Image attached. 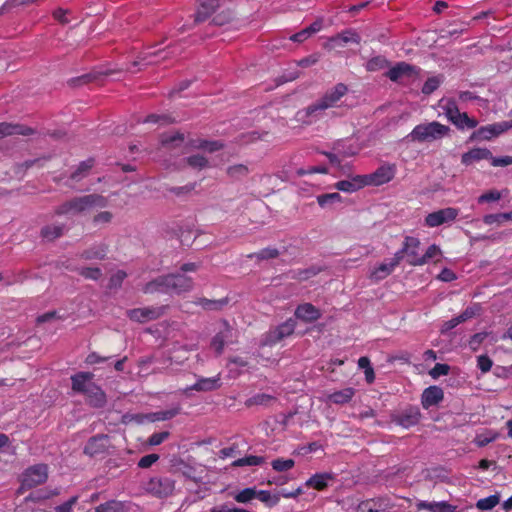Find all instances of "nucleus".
I'll use <instances>...</instances> for the list:
<instances>
[{
    "instance_id": "nucleus-47",
    "label": "nucleus",
    "mask_w": 512,
    "mask_h": 512,
    "mask_svg": "<svg viewBox=\"0 0 512 512\" xmlns=\"http://www.w3.org/2000/svg\"><path fill=\"white\" fill-rule=\"evenodd\" d=\"M317 202L320 207L326 208L332 206L335 203L341 202V195L337 192L322 194L317 196Z\"/></svg>"
},
{
    "instance_id": "nucleus-26",
    "label": "nucleus",
    "mask_w": 512,
    "mask_h": 512,
    "mask_svg": "<svg viewBox=\"0 0 512 512\" xmlns=\"http://www.w3.org/2000/svg\"><path fill=\"white\" fill-rule=\"evenodd\" d=\"M160 142L162 147L172 151L183 146L185 137L184 134L180 132L165 133L161 135Z\"/></svg>"
},
{
    "instance_id": "nucleus-49",
    "label": "nucleus",
    "mask_w": 512,
    "mask_h": 512,
    "mask_svg": "<svg viewBox=\"0 0 512 512\" xmlns=\"http://www.w3.org/2000/svg\"><path fill=\"white\" fill-rule=\"evenodd\" d=\"M264 461H265V459L263 457L250 455V456H246V457H243V458H240V459L234 461L232 463V465L235 467L257 466V465L264 463Z\"/></svg>"
},
{
    "instance_id": "nucleus-44",
    "label": "nucleus",
    "mask_w": 512,
    "mask_h": 512,
    "mask_svg": "<svg viewBox=\"0 0 512 512\" xmlns=\"http://www.w3.org/2000/svg\"><path fill=\"white\" fill-rule=\"evenodd\" d=\"M500 503V495L498 493L488 496L486 498L479 499L476 503V507L479 510L488 511L493 509Z\"/></svg>"
},
{
    "instance_id": "nucleus-42",
    "label": "nucleus",
    "mask_w": 512,
    "mask_h": 512,
    "mask_svg": "<svg viewBox=\"0 0 512 512\" xmlns=\"http://www.w3.org/2000/svg\"><path fill=\"white\" fill-rule=\"evenodd\" d=\"M226 174L233 180H241L249 174V168L244 164H235L227 167Z\"/></svg>"
},
{
    "instance_id": "nucleus-52",
    "label": "nucleus",
    "mask_w": 512,
    "mask_h": 512,
    "mask_svg": "<svg viewBox=\"0 0 512 512\" xmlns=\"http://www.w3.org/2000/svg\"><path fill=\"white\" fill-rule=\"evenodd\" d=\"M271 465L275 471L284 472L293 468L295 462L293 459H275L272 461Z\"/></svg>"
},
{
    "instance_id": "nucleus-20",
    "label": "nucleus",
    "mask_w": 512,
    "mask_h": 512,
    "mask_svg": "<svg viewBox=\"0 0 512 512\" xmlns=\"http://www.w3.org/2000/svg\"><path fill=\"white\" fill-rule=\"evenodd\" d=\"M171 293L182 294L193 288V280L183 274H169Z\"/></svg>"
},
{
    "instance_id": "nucleus-40",
    "label": "nucleus",
    "mask_w": 512,
    "mask_h": 512,
    "mask_svg": "<svg viewBox=\"0 0 512 512\" xmlns=\"http://www.w3.org/2000/svg\"><path fill=\"white\" fill-rule=\"evenodd\" d=\"M179 413H180V408L176 407V408H172V409L165 410V411L150 413V414L146 415L145 418L151 422L165 421V420L172 419Z\"/></svg>"
},
{
    "instance_id": "nucleus-12",
    "label": "nucleus",
    "mask_w": 512,
    "mask_h": 512,
    "mask_svg": "<svg viewBox=\"0 0 512 512\" xmlns=\"http://www.w3.org/2000/svg\"><path fill=\"white\" fill-rule=\"evenodd\" d=\"M458 213V209L453 207L440 209L438 211L429 213L425 217V225L433 228L445 223H450L457 218Z\"/></svg>"
},
{
    "instance_id": "nucleus-30",
    "label": "nucleus",
    "mask_w": 512,
    "mask_h": 512,
    "mask_svg": "<svg viewBox=\"0 0 512 512\" xmlns=\"http://www.w3.org/2000/svg\"><path fill=\"white\" fill-rule=\"evenodd\" d=\"M182 162L184 166L195 171H201L210 167L208 158L199 153L185 157Z\"/></svg>"
},
{
    "instance_id": "nucleus-6",
    "label": "nucleus",
    "mask_w": 512,
    "mask_h": 512,
    "mask_svg": "<svg viewBox=\"0 0 512 512\" xmlns=\"http://www.w3.org/2000/svg\"><path fill=\"white\" fill-rule=\"evenodd\" d=\"M328 109L324 101L319 98L306 108L299 110L296 113V119L303 124L310 125L320 120Z\"/></svg>"
},
{
    "instance_id": "nucleus-25",
    "label": "nucleus",
    "mask_w": 512,
    "mask_h": 512,
    "mask_svg": "<svg viewBox=\"0 0 512 512\" xmlns=\"http://www.w3.org/2000/svg\"><path fill=\"white\" fill-rule=\"evenodd\" d=\"M34 133L35 130L28 126H24L21 124H10L6 122L0 123V137L12 135L29 136Z\"/></svg>"
},
{
    "instance_id": "nucleus-50",
    "label": "nucleus",
    "mask_w": 512,
    "mask_h": 512,
    "mask_svg": "<svg viewBox=\"0 0 512 512\" xmlns=\"http://www.w3.org/2000/svg\"><path fill=\"white\" fill-rule=\"evenodd\" d=\"M481 307L479 304H474L467 307L460 315L456 316V320L461 324L480 313Z\"/></svg>"
},
{
    "instance_id": "nucleus-34",
    "label": "nucleus",
    "mask_w": 512,
    "mask_h": 512,
    "mask_svg": "<svg viewBox=\"0 0 512 512\" xmlns=\"http://www.w3.org/2000/svg\"><path fill=\"white\" fill-rule=\"evenodd\" d=\"M218 6V0H200V5L195 16V21H205L216 10Z\"/></svg>"
},
{
    "instance_id": "nucleus-3",
    "label": "nucleus",
    "mask_w": 512,
    "mask_h": 512,
    "mask_svg": "<svg viewBox=\"0 0 512 512\" xmlns=\"http://www.w3.org/2000/svg\"><path fill=\"white\" fill-rule=\"evenodd\" d=\"M446 117L459 129H473L478 125V121L470 118L467 113H461L457 104L453 100H447L442 106Z\"/></svg>"
},
{
    "instance_id": "nucleus-4",
    "label": "nucleus",
    "mask_w": 512,
    "mask_h": 512,
    "mask_svg": "<svg viewBox=\"0 0 512 512\" xmlns=\"http://www.w3.org/2000/svg\"><path fill=\"white\" fill-rule=\"evenodd\" d=\"M233 337V327L226 320H221L218 323L216 334L210 342V347L215 352L216 356H220L223 353L226 344L232 343Z\"/></svg>"
},
{
    "instance_id": "nucleus-55",
    "label": "nucleus",
    "mask_w": 512,
    "mask_h": 512,
    "mask_svg": "<svg viewBox=\"0 0 512 512\" xmlns=\"http://www.w3.org/2000/svg\"><path fill=\"white\" fill-rule=\"evenodd\" d=\"M127 277V274L123 270H118L114 274L111 275L109 279V288L110 289H118L121 287L124 279Z\"/></svg>"
},
{
    "instance_id": "nucleus-8",
    "label": "nucleus",
    "mask_w": 512,
    "mask_h": 512,
    "mask_svg": "<svg viewBox=\"0 0 512 512\" xmlns=\"http://www.w3.org/2000/svg\"><path fill=\"white\" fill-rule=\"evenodd\" d=\"M397 166L392 163H385L378 167L373 173L363 175L366 186H380L390 182L396 175Z\"/></svg>"
},
{
    "instance_id": "nucleus-58",
    "label": "nucleus",
    "mask_w": 512,
    "mask_h": 512,
    "mask_svg": "<svg viewBox=\"0 0 512 512\" xmlns=\"http://www.w3.org/2000/svg\"><path fill=\"white\" fill-rule=\"evenodd\" d=\"M440 79L438 77H432L429 78L422 87V92L424 94H431L433 93L440 85Z\"/></svg>"
},
{
    "instance_id": "nucleus-64",
    "label": "nucleus",
    "mask_w": 512,
    "mask_h": 512,
    "mask_svg": "<svg viewBox=\"0 0 512 512\" xmlns=\"http://www.w3.org/2000/svg\"><path fill=\"white\" fill-rule=\"evenodd\" d=\"M77 500H78V497L74 496V497L70 498L68 501H66L65 503L57 506L55 508V511L56 512H71L72 507H73V505L76 504Z\"/></svg>"
},
{
    "instance_id": "nucleus-23",
    "label": "nucleus",
    "mask_w": 512,
    "mask_h": 512,
    "mask_svg": "<svg viewBox=\"0 0 512 512\" xmlns=\"http://www.w3.org/2000/svg\"><path fill=\"white\" fill-rule=\"evenodd\" d=\"M444 393L443 390L438 386H430L426 388L421 397L422 406L425 409H428L431 406L437 405L439 402L443 400Z\"/></svg>"
},
{
    "instance_id": "nucleus-7",
    "label": "nucleus",
    "mask_w": 512,
    "mask_h": 512,
    "mask_svg": "<svg viewBox=\"0 0 512 512\" xmlns=\"http://www.w3.org/2000/svg\"><path fill=\"white\" fill-rule=\"evenodd\" d=\"M296 327V322L293 319H288L284 323L278 325L274 329L267 332L262 340L261 345L263 346H273L276 343L280 342L284 338L292 335L294 333Z\"/></svg>"
},
{
    "instance_id": "nucleus-19",
    "label": "nucleus",
    "mask_w": 512,
    "mask_h": 512,
    "mask_svg": "<svg viewBox=\"0 0 512 512\" xmlns=\"http://www.w3.org/2000/svg\"><path fill=\"white\" fill-rule=\"evenodd\" d=\"M142 290L146 294L171 293L169 274L158 276L146 283Z\"/></svg>"
},
{
    "instance_id": "nucleus-10",
    "label": "nucleus",
    "mask_w": 512,
    "mask_h": 512,
    "mask_svg": "<svg viewBox=\"0 0 512 512\" xmlns=\"http://www.w3.org/2000/svg\"><path fill=\"white\" fill-rule=\"evenodd\" d=\"M512 128V121H503L480 127L472 134V139L490 140Z\"/></svg>"
},
{
    "instance_id": "nucleus-59",
    "label": "nucleus",
    "mask_w": 512,
    "mask_h": 512,
    "mask_svg": "<svg viewBox=\"0 0 512 512\" xmlns=\"http://www.w3.org/2000/svg\"><path fill=\"white\" fill-rule=\"evenodd\" d=\"M358 510L359 512H378L379 505L375 500L369 499L361 502L358 506Z\"/></svg>"
},
{
    "instance_id": "nucleus-31",
    "label": "nucleus",
    "mask_w": 512,
    "mask_h": 512,
    "mask_svg": "<svg viewBox=\"0 0 512 512\" xmlns=\"http://www.w3.org/2000/svg\"><path fill=\"white\" fill-rule=\"evenodd\" d=\"M420 417L421 413L419 409L416 407H410L398 416L397 423L405 428H409L416 425L419 422Z\"/></svg>"
},
{
    "instance_id": "nucleus-5",
    "label": "nucleus",
    "mask_w": 512,
    "mask_h": 512,
    "mask_svg": "<svg viewBox=\"0 0 512 512\" xmlns=\"http://www.w3.org/2000/svg\"><path fill=\"white\" fill-rule=\"evenodd\" d=\"M48 478V467L45 464H36L34 466L29 467L22 474L21 480V488L23 489H31L36 487L42 483H44Z\"/></svg>"
},
{
    "instance_id": "nucleus-53",
    "label": "nucleus",
    "mask_w": 512,
    "mask_h": 512,
    "mask_svg": "<svg viewBox=\"0 0 512 512\" xmlns=\"http://www.w3.org/2000/svg\"><path fill=\"white\" fill-rule=\"evenodd\" d=\"M279 251L275 248H265L259 251L258 253L249 254V258L256 257L258 260H267V259H274L278 257Z\"/></svg>"
},
{
    "instance_id": "nucleus-28",
    "label": "nucleus",
    "mask_w": 512,
    "mask_h": 512,
    "mask_svg": "<svg viewBox=\"0 0 512 512\" xmlns=\"http://www.w3.org/2000/svg\"><path fill=\"white\" fill-rule=\"evenodd\" d=\"M86 402L95 408H102L107 403L105 392L96 384L85 394Z\"/></svg>"
},
{
    "instance_id": "nucleus-35",
    "label": "nucleus",
    "mask_w": 512,
    "mask_h": 512,
    "mask_svg": "<svg viewBox=\"0 0 512 512\" xmlns=\"http://www.w3.org/2000/svg\"><path fill=\"white\" fill-rule=\"evenodd\" d=\"M322 28V21L318 20L312 23L309 27L301 30L298 33H295L290 36V40L294 42H303L306 39H308L310 36H312L314 33L320 31Z\"/></svg>"
},
{
    "instance_id": "nucleus-45",
    "label": "nucleus",
    "mask_w": 512,
    "mask_h": 512,
    "mask_svg": "<svg viewBox=\"0 0 512 512\" xmlns=\"http://www.w3.org/2000/svg\"><path fill=\"white\" fill-rule=\"evenodd\" d=\"M94 161L92 159H88L86 161L81 162L77 169L71 174V179L75 181H79L82 178L86 177L89 170L93 167Z\"/></svg>"
},
{
    "instance_id": "nucleus-36",
    "label": "nucleus",
    "mask_w": 512,
    "mask_h": 512,
    "mask_svg": "<svg viewBox=\"0 0 512 512\" xmlns=\"http://www.w3.org/2000/svg\"><path fill=\"white\" fill-rule=\"evenodd\" d=\"M332 479V476L327 473L315 474L306 481V486L312 487L316 490H323L327 487L328 481Z\"/></svg>"
},
{
    "instance_id": "nucleus-41",
    "label": "nucleus",
    "mask_w": 512,
    "mask_h": 512,
    "mask_svg": "<svg viewBox=\"0 0 512 512\" xmlns=\"http://www.w3.org/2000/svg\"><path fill=\"white\" fill-rule=\"evenodd\" d=\"M63 231H64L63 225H55V224L47 225L41 229V236L48 241H53L56 238H59L60 236H62Z\"/></svg>"
},
{
    "instance_id": "nucleus-54",
    "label": "nucleus",
    "mask_w": 512,
    "mask_h": 512,
    "mask_svg": "<svg viewBox=\"0 0 512 512\" xmlns=\"http://www.w3.org/2000/svg\"><path fill=\"white\" fill-rule=\"evenodd\" d=\"M78 273L86 279L98 280L102 276V271L98 267H83Z\"/></svg>"
},
{
    "instance_id": "nucleus-46",
    "label": "nucleus",
    "mask_w": 512,
    "mask_h": 512,
    "mask_svg": "<svg viewBox=\"0 0 512 512\" xmlns=\"http://www.w3.org/2000/svg\"><path fill=\"white\" fill-rule=\"evenodd\" d=\"M124 503L116 500L100 504L95 508V512H124Z\"/></svg>"
},
{
    "instance_id": "nucleus-43",
    "label": "nucleus",
    "mask_w": 512,
    "mask_h": 512,
    "mask_svg": "<svg viewBox=\"0 0 512 512\" xmlns=\"http://www.w3.org/2000/svg\"><path fill=\"white\" fill-rule=\"evenodd\" d=\"M388 60L383 56H376L367 61L365 67L367 71L376 72L387 68Z\"/></svg>"
},
{
    "instance_id": "nucleus-39",
    "label": "nucleus",
    "mask_w": 512,
    "mask_h": 512,
    "mask_svg": "<svg viewBox=\"0 0 512 512\" xmlns=\"http://www.w3.org/2000/svg\"><path fill=\"white\" fill-rule=\"evenodd\" d=\"M227 303V299L210 300L207 298H199L196 301L197 305L208 311L221 310L225 305H227Z\"/></svg>"
},
{
    "instance_id": "nucleus-22",
    "label": "nucleus",
    "mask_w": 512,
    "mask_h": 512,
    "mask_svg": "<svg viewBox=\"0 0 512 512\" xmlns=\"http://www.w3.org/2000/svg\"><path fill=\"white\" fill-rule=\"evenodd\" d=\"M220 386L221 382L219 376L210 378L201 377L197 380V382L194 385L184 389V393L187 394L191 390H195L198 392H209L220 388Z\"/></svg>"
},
{
    "instance_id": "nucleus-61",
    "label": "nucleus",
    "mask_w": 512,
    "mask_h": 512,
    "mask_svg": "<svg viewBox=\"0 0 512 512\" xmlns=\"http://www.w3.org/2000/svg\"><path fill=\"white\" fill-rule=\"evenodd\" d=\"M159 459V455L158 454H148V455H145L143 456L139 462H138V466L140 468H143V469H146V468H149L151 467L155 462H157Z\"/></svg>"
},
{
    "instance_id": "nucleus-56",
    "label": "nucleus",
    "mask_w": 512,
    "mask_h": 512,
    "mask_svg": "<svg viewBox=\"0 0 512 512\" xmlns=\"http://www.w3.org/2000/svg\"><path fill=\"white\" fill-rule=\"evenodd\" d=\"M58 494H59V490L58 489H54V490H52L51 492H48V493L37 492L35 494H31L28 497H26L25 501L26 502H28V501L39 502V501L48 499V498H50L52 496H56Z\"/></svg>"
},
{
    "instance_id": "nucleus-33",
    "label": "nucleus",
    "mask_w": 512,
    "mask_h": 512,
    "mask_svg": "<svg viewBox=\"0 0 512 512\" xmlns=\"http://www.w3.org/2000/svg\"><path fill=\"white\" fill-rule=\"evenodd\" d=\"M492 158V153L490 150L486 148H474L462 155V163L465 165H471L475 161H479L482 159H490Z\"/></svg>"
},
{
    "instance_id": "nucleus-24",
    "label": "nucleus",
    "mask_w": 512,
    "mask_h": 512,
    "mask_svg": "<svg viewBox=\"0 0 512 512\" xmlns=\"http://www.w3.org/2000/svg\"><path fill=\"white\" fill-rule=\"evenodd\" d=\"M321 312L311 303H303L295 310L296 318L304 322H314L321 317Z\"/></svg>"
},
{
    "instance_id": "nucleus-18",
    "label": "nucleus",
    "mask_w": 512,
    "mask_h": 512,
    "mask_svg": "<svg viewBox=\"0 0 512 512\" xmlns=\"http://www.w3.org/2000/svg\"><path fill=\"white\" fill-rule=\"evenodd\" d=\"M348 92V87L343 83H338L331 89L327 90L322 97H320L329 109L337 107L339 101Z\"/></svg>"
},
{
    "instance_id": "nucleus-57",
    "label": "nucleus",
    "mask_w": 512,
    "mask_h": 512,
    "mask_svg": "<svg viewBox=\"0 0 512 512\" xmlns=\"http://www.w3.org/2000/svg\"><path fill=\"white\" fill-rule=\"evenodd\" d=\"M198 148L213 153L223 148V144L219 141H202L199 143Z\"/></svg>"
},
{
    "instance_id": "nucleus-32",
    "label": "nucleus",
    "mask_w": 512,
    "mask_h": 512,
    "mask_svg": "<svg viewBox=\"0 0 512 512\" xmlns=\"http://www.w3.org/2000/svg\"><path fill=\"white\" fill-rule=\"evenodd\" d=\"M365 180L363 175L354 176L350 180H342L335 184V187L344 192H355L363 187H365Z\"/></svg>"
},
{
    "instance_id": "nucleus-17",
    "label": "nucleus",
    "mask_w": 512,
    "mask_h": 512,
    "mask_svg": "<svg viewBox=\"0 0 512 512\" xmlns=\"http://www.w3.org/2000/svg\"><path fill=\"white\" fill-rule=\"evenodd\" d=\"M418 511L427 512H459L457 506L450 504L447 501H418L416 503Z\"/></svg>"
},
{
    "instance_id": "nucleus-63",
    "label": "nucleus",
    "mask_w": 512,
    "mask_h": 512,
    "mask_svg": "<svg viewBox=\"0 0 512 512\" xmlns=\"http://www.w3.org/2000/svg\"><path fill=\"white\" fill-rule=\"evenodd\" d=\"M169 437V432L167 431H163V432H159V433H154L152 434L149 439H148V443L151 445V446H156V445H160L164 440H166L167 438Z\"/></svg>"
},
{
    "instance_id": "nucleus-48",
    "label": "nucleus",
    "mask_w": 512,
    "mask_h": 512,
    "mask_svg": "<svg viewBox=\"0 0 512 512\" xmlns=\"http://www.w3.org/2000/svg\"><path fill=\"white\" fill-rule=\"evenodd\" d=\"M114 215L110 211H101L92 218V223L96 227H104L112 222Z\"/></svg>"
},
{
    "instance_id": "nucleus-9",
    "label": "nucleus",
    "mask_w": 512,
    "mask_h": 512,
    "mask_svg": "<svg viewBox=\"0 0 512 512\" xmlns=\"http://www.w3.org/2000/svg\"><path fill=\"white\" fill-rule=\"evenodd\" d=\"M175 488V482L168 477H152L145 485V490L157 498L170 496Z\"/></svg>"
},
{
    "instance_id": "nucleus-15",
    "label": "nucleus",
    "mask_w": 512,
    "mask_h": 512,
    "mask_svg": "<svg viewBox=\"0 0 512 512\" xmlns=\"http://www.w3.org/2000/svg\"><path fill=\"white\" fill-rule=\"evenodd\" d=\"M402 261V252H396L388 263L384 262L375 267L369 277L372 281L378 282L388 277Z\"/></svg>"
},
{
    "instance_id": "nucleus-2",
    "label": "nucleus",
    "mask_w": 512,
    "mask_h": 512,
    "mask_svg": "<svg viewBox=\"0 0 512 512\" xmlns=\"http://www.w3.org/2000/svg\"><path fill=\"white\" fill-rule=\"evenodd\" d=\"M450 128L437 121H433L427 124H419L414 127L408 137L412 141L417 142H431L442 139L447 136Z\"/></svg>"
},
{
    "instance_id": "nucleus-16",
    "label": "nucleus",
    "mask_w": 512,
    "mask_h": 512,
    "mask_svg": "<svg viewBox=\"0 0 512 512\" xmlns=\"http://www.w3.org/2000/svg\"><path fill=\"white\" fill-rule=\"evenodd\" d=\"M93 377L94 375L90 372H79L71 376L72 390L83 395L87 394L95 385Z\"/></svg>"
},
{
    "instance_id": "nucleus-62",
    "label": "nucleus",
    "mask_w": 512,
    "mask_h": 512,
    "mask_svg": "<svg viewBox=\"0 0 512 512\" xmlns=\"http://www.w3.org/2000/svg\"><path fill=\"white\" fill-rule=\"evenodd\" d=\"M477 365H478V368L483 373H487L488 371H490V369H491V367L493 365V362H492V360L488 356L480 355L477 358Z\"/></svg>"
},
{
    "instance_id": "nucleus-29",
    "label": "nucleus",
    "mask_w": 512,
    "mask_h": 512,
    "mask_svg": "<svg viewBox=\"0 0 512 512\" xmlns=\"http://www.w3.org/2000/svg\"><path fill=\"white\" fill-rule=\"evenodd\" d=\"M108 252V245L105 243L95 244L85 249L80 254V258L84 260H103Z\"/></svg>"
},
{
    "instance_id": "nucleus-60",
    "label": "nucleus",
    "mask_w": 512,
    "mask_h": 512,
    "mask_svg": "<svg viewBox=\"0 0 512 512\" xmlns=\"http://www.w3.org/2000/svg\"><path fill=\"white\" fill-rule=\"evenodd\" d=\"M195 187V183H189L187 185L180 187H171L169 188V192L176 196H182L191 193L195 189Z\"/></svg>"
},
{
    "instance_id": "nucleus-14",
    "label": "nucleus",
    "mask_w": 512,
    "mask_h": 512,
    "mask_svg": "<svg viewBox=\"0 0 512 512\" xmlns=\"http://www.w3.org/2000/svg\"><path fill=\"white\" fill-rule=\"evenodd\" d=\"M164 314L162 307H143L135 308L127 311V316L135 322L146 323L148 321L156 320Z\"/></svg>"
},
{
    "instance_id": "nucleus-1",
    "label": "nucleus",
    "mask_w": 512,
    "mask_h": 512,
    "mask_svg": "<svg viewBox=\"0 0 512 512\" xmlns=\"http://www.w3.org/2000/svg\"><path fill=\"white\" fill-rule=\"evenodd\" d=\"M108 205V199L101 194H87L71 198L55 209V214L59 216H75L86 213L92 209L105 208Z\"/></svg>"
},
{
    "instance_id": "nucleus-27",
    "label": "nucleus",
    "mask_w": 512,
    "mask_h": 512,
    "mask_svg": "<svg viewBox=\"0 0 512 512\" xmlns=\"http://www.w3.org/2000/svg\"><path fill=\"white\" fill-rule=\"evenodd\" d=\"M349 42H354L358 44L360 42L359 35L351 30L344 31L341 34H338L330 38L328 46L330 48L343 47L345 44Z\"/></svg>"
},
{
    "instance_id": "nucleus-37",
    "label": "nucleus",
    "mask_w": 512,
    "mask_h": 512,
    "mask_svg": "<svg viewBox=\"0 0 512 512\" xmlns=\"http://www.w3.org/2000/svg\"><path fill=\"white\" fill-rule=\"evenodd\" d=\"M354 393L353 388H345L328 395V399L335 404H345L352 399Z\"/></svg>"
},
{
    "instance_id": "nucleus-13",
    "label": "nucleus",
    "mask_w": 512,
    "mask_h": 512,
    "mask_svg": "<svg viewBox=\"0 0 512 512\" xmlns=\"http://www.w3.org/2000/svg\"><path fill=\"white\" fill-rule=\"evenodd\" d=\"M420 246V241L415 237H406L403 243V247L398 252H402V259L404 255L407 256V261L410 265L420 266L425 264V259L419 255L418 249Z\"/></svg>"
},
{
    "instance_id": "nucleus-11",
    "label": "nucleus",
    "mask_w": 512,
    "mask_h": 512,
    "mask_svg": "<svg viewBox=\"0 0 512 512\" xmlns=\"http://www.w3.org/2000/svg\"><path fill=\"white\" fill-rule=\"evenodd\" d=\"M418 74L419 68L406 62H400L394 67L390 68L385 75L393 82H400L405 79H414L418 76Z\"/></svg>"
},
{
    "instance_id": "nucleus-51",
    "label": "nucleus",
    "mask_w": 512,
    "mask_h": 512,
    "mask_svg": "<svg viewBox=\"0 0 512 512\" xmlns=\"http://www.w3.org/2000/svg\"><path fill=\"white\" fill-rule=\"evenodd\" d=\"M257 490L255 488H245L234 496L238 503H247L256 498Z\"/></svg>"
},
{
    "instance_id": "nucleus-38",
    "label": "nucleus",
    "mask_w": 512,
    "mask_h": 512,
    "mask_svg": "<svg viewBox=\"0 0 512 512\" xmlns=\"http://www.w3.org/2000/svg\"><path fill=\"white\" fill-rule=\"evenodd\" d=\"M276 398L272 395L260 393L256 394L245 401L246 407H252L255 405L269 406L274 402Z\"/></svg>"
},
{
    "instance_id": "nucleus-21",
    "label": "nucleus",
    "mask_w": 512,
    "mask_h": 512,
    "mask_svg": "<svg viewBox=\"0 0 512 512\" xmlns=\"http://www.w3.org/2000/svg\"><path fill=\"white\" fill-rule=\"evenodd\" d=\"M110 446L107 435H97L89 439L84 452L90 456L104 453Z\"/></svg>"
}]
</instances>
